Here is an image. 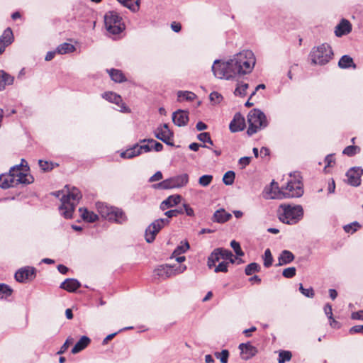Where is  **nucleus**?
<instances>
[{"label": "nucleus", "instance_id": "1", "mask_svg": "<svg viewBox=\"0 0 363 363\" xmlns=\"http://www.w3.org/2000/svg\"><path fill=\"white\" fill-rule=\"evenodd\" d=\"M255 62L254 53L251 50H246L233 55L226 62L216 60L211 69L216 78L229 80L237 76L250 74Z\"/></svg>", "mask_w": 363, "mask_h": 363}, {"label": "nucleus", "instance_id": "2", "mask_svg": "<svg viewBox=\"0 0 363 363\" xmlns=\"http://www.w3.org/2000/svg\"><path fill=\"white\" fill-rule=\"evenodd\" d=\"M65 189L66 190L58 191L53 193V194L56 197L60 198V213L65 218L68 219L72 218L75 207L79 203L82 196L80 191L76 187L69 188L67 185Z\"/></svg>", "mask_w": 363, "mask_h": 363}, {"label": "nucleus", "instance_id": "3", "mask_svg": "<svg viewBox=\"0 0 363 363\" xmlns=\"http://www.w3.org/2000/svg\"><path fill=\"white\" fill-rule=\"evenodd\" d=\"M304 211L302 206L294 204H281L277 210L279 220L287 225H295L303 217Z\"/></svg>", "mask_w": 363, "mask_h": 363}, {"label": "nucleus", "instance_id": "4", "mask_svg": "<svg viewBox=\"0 0 363 363\" xmlns=\"http://www.w3.org/2000/svg\"><path fill=\"white\" fill-rule=\"evenodd\" d=\"M184 210L182 208L167 211L164 213L167 218H160L152 222L145 230V240L148 243L152 242L156 235L164 226L169 225V218L177 217L178 215L183 214Z\"/></svg>", "mask_w": 363, "mask_h": 363}, {"label": "nucleus", "instance_id": "5", "mask_svg": "<svg viewBox=\"0 0 363 363\" xmlns=\"http://www.w3.org/2000/svg\"><path fill=\"white\" fill-rule=\"evenodd\" d=\"M282 199L298 198L303 194V185L298 173L290 174V179L286 186H281Z\"/></svg>", "mask_w": 363, "mask_h": 363}, {"label": "nucleus", "instance_id": "6", "mask_svg": "<svg viewBox=\"0 0 363 363\" xmlns=\"http://www.w3.org/2000/svg\"><path fill=\"white\" fill-rule=\"evenodd\" d=\"M96 207L101 217L106 220L119 224L125 223L127 220L124 212L118 208L108 206L102 202H97L96 203Z\"/></svg>", "mask_w": 363, "mask_h": 363}, {"label": "nucleus", "instance_id": "7", "mask_svg": "<svg viewBox=\"0 0 363 363\" xmlns=\"http://www.w3.org/2000/svg\"><path fill=\"white\" fill-rule=\"evenodd\" d=\"M249 127L247 130L248 135L251 136L259 130L267 126L268 122L265 114L259 109L251 110L247 115Z\"/></svg>", "mask_w": 363, "mask_h": 363}, {"label": "nucleus", "instance_id": "8", "mask_svg": "<svg viewBox=\"0 0 363 363\" xmlns=\"http://www.w3.org/2000/svg\"><path fill=\"white\" fill-rule=\"evenodd\" d=\"M333 55L332 48L327 43L313 48L310 54L312 62L320 65L328 63L332 59Z\"/></svg>", "mask_w": 363, "mask_h": 363}, {"label": "nucleus", "instance_id": "9", "mask_svg": "<svg viewBox=\"0 0 363 363\" xmlns=\"http://www.w3.org/2000/svg\"><path fill=\"white\" fill-rule=\"evenodd\" d=\"M104 23L106 30L113 35L119 34L125 29L122 18L115 11H110L105 14Z\"/></svg>", "mask_w": 363, "mask_h": 363}, {"label": "nucleus", "instance_id": "10", "mask_svg": "<svg viewBox=\"0 0 363 363\" xmlns=\"http://www.w3.org/2000/svg\"><path fill=\"white\" fill-rule=\"evenodd\" d=\"M189 181V174L184 173L166 179L154 186L160 189H179L186 186Z\"/></svg>", "mask_w": 363, "mask_h": 363}, {"label": "nucleus", "instance_id": "11", "mask_svg": "<svg viewBox=\"0 0 363 363\" xmlns=\"http://www.w3.org/2000/svg\"><path fill=\"white\" fill-rule=\"evenodd\" d=\"M186 269V267L185 265H179L175 267L168 264H162L155 269V273L159 277L166 279L181 274Z\"/></svg>", "mask_w": 363, "mask_h": 363}, {"label": "nucleus", "instance_id": "12", "mask_svg": "<svg viewBox=\"0 0 363 363\" xmlns=\"http://www.w3.org/2000/svg\"><path fill=\"white\" fill-rule=\"evenodd\" d=\"M155 136L168 145H173V133L169 128L167 123L159 127L155 131Z\"/></svg>", "mask_w": 363, "mask_h": 363}, {"label": "nucleus", "instance_id": "13", "mask_svg": "<svg viewBox=\"0 0 363 363\" xmlns=\"http://www.w3.org/2000/svg\"><path fill=\"white\" fill-rule=\"evenodd\" d=\"M36 276V269L33 267H24L19 269L15 274V279L18 282H26L33 279Z\"/></svg>", "mask_w": 363, "mask_h": 363}, {"label": "nucleus", "instance_id": "14", "mask_svg": "<svg viewBox=\"0 0 363 363\" xmlns=\"http://www.w3.org/2000/svg\"><path fill=\"white\" fill-rule=\"evenodd\" d=\"M263 197L266 199H281V188H279L277 182L272 181L264 189Z\"/></svg>", "mask_w": 363, "mask_h": 363}, {"label": "nucleus", "instance_id": "15", "mask_svg": "<svg viewBox=\"0 0 363 363\" xmlns=\"http://www.w3.org/2000/svg\"><path fill=\"white\" fill-rule=\"evenodd\" d=\"M363 174V169L359 167L350 168L346 173L347 183L353 186H358L361 184V177Z\"/></svg>", "mask_w": 363, "mask_h": 363}, {"label": "nucleus", "instance_id": "16", "mask_svg": "<svg viewBox=\"0 0 363 363\" xmlns=\"http://www.w3.org/2000/svg\"><path fill=\"white\" fill-rule=\"evenodd\" d=\"M103 98L109 102L116 104L119 108L120 111L123 113H129L130 109L128 108L124 103L122 101V99L120 95L111 91H106L103 94Z\"/></svg>", "mask_w": 363, "mask_h": 363}, {"label": "nucleus", "instance_id": "17", "mask_svg": "<svg viewBox=\"0 0 363 363\" xmlns=\"http://www.w3.org/2000/svg\"><path fill=\"white\" fill-rule=\"evenodd\" d=\"M241 358L244 360H248L256 355L258 350L250 342L241 343L239 345Z\"/></svg>", "mask_w": 363, "mask_h": 363}, {"label": "nucleus", "instance_id": "18", "mask_svg": "<svg viewBox=\"0 0 363 363\" xmlns=\"http://www.w3.org/2000/svg\"><path fill=\"white\" fill-rule=\"evenodd\" d=\"M245 128V118L240 113H237L235 114L233 119L231 121L229 128L231 132L236 133L243 130Z\"/></svg>", "mask_w": 363, "mask_h": 363}, {"label": "nucleus", "instance_id": "19", "mask_svg": "<svg viewBox=\"0 0 363 363\" xmlns=\"http://www.w3.org/2000/svg\"><path fill=\"white\" fill-rule=\"evenodd\" d=\"M15 176H13V173L11 174L10 172L7 174H1L0 176V187L9 189L16 186L18 185L17 181H20V179H17Z\"/></svg>", "mask_w": 363, "mask_h": 363}, {"label": "nucleus", "instance_id": "20", "mask_svg": "<svg viewBox=\"0 0 363 363\" xmlns=\"http://www.w3.org/2000/svg\"><path fill=\"white\" fill-rule=\"evenodd\" d=\"M13 41V35L11 29L7 28L0 37V54H2L6 48Z\"/></svg>", "mask_w": 363, "mask_h": 363}, {"label": "nucleus", "instance_id": "21", "mask_svg": "<svg viewBox=\"0 0 363 363\" xmlns=\"http://www.w3.org/2000/svg\"><path fill=\"white\" fill-rule=\"evenodd\" d=\"M352 31L351 23L345 18H342L339 24L335 27V34L337 37H341L349 34Z\"/></svg>", "mask_w": 363, "mask_h": 363}, {"label": "nucleus", "instance_id": "22", "mask_svg": "<svg viewBox=\"0 0 363 363\" xmlns=\"http://www.w3.org/2000/svg\"><path fill=\"white\" fill-rule=\"evenodd\" d=\"M172 121L179 127L186 125L189 121L188 112L181 109L176 111L172 114Z\"/></svg>", "mask_w": 363, "mask_h": 363}, {"label": "nucleus", "instance_id": "23", "mask_svg": "<svg viewBox=\"0 0 363 363\" xmlns=\"http://www.w3.org/2000/svg\"><path fill=\"white\" fill-rule=\"evenodd\" d=\"M81 286V283L76 279H66L61 283L60 287L68 292L76 291Z\"/></svg>", "mask_w": 363, "mask_h": 363}, {"label": "nucleus", "instance_id": "24", "mask_svg": "<svg viewBox=\"0 0 363 363\" xmlns=\"http://www.w3.org/2000/svg\"><path fill=\"white\" fill-rule=\"evenodd\" d=\"M232 218V215L228 213L224 208H220L215 211L212 220L218 223H224Z\"/></svg>", "mask_w": 363, "mask_h": 363}, {"label": "nucleus", "instance_id": "25", "mask_svg": "<svg viewBox=\"0 0 363 363\" xmlns=\"http://www.w3.org/2000/svg\"><path fill=\"white\" fill-rule=\"evenodd\" d=\"M182 196L180 195H172L164 200L160 204V208L162 211H165L167 208H172L181 201Z\"/></svg>", "mask_w": 363, "mask_h": 363}, {"label": "nucleus", "instance_id": "26", "mask_svg": "<svg viewBox=\"0 0 363 363\" xmlns=\"http://www.w3.org/2000/svg\"><path fill=\"white\" fill-rule=\"evenodd\" d=\"M294 258V255L291 251L284 250L280 253L278 257V263L276 265L283 266L288 264L292 262Z\"/></svg>", "mask_w": 363, "mask_h": 363}, {"label": "nucleus", "instance_id": "27", "mask_svg": "<svg viewBox=\"0 0 363 363\" xmlns=\"http://www.w3.org/2000/svg\"><path fill=\"white\" fill-rule=\"evenodd\" d=\"M91 340L87 336H82L72 349L73 354H77L86 348L90 343Z\"/></svg>", "mask_w": 363, "mask_h": 363}, {"label": "nucleus", "instance_id": "28", "mask_svg": "<svg viewBox=\"0 0 363 363\" xmlns=\"http://www.w3.org/2000/svg\"><path fill=\"white\" fill-rule=\"evenodd\" d=\"M14 78L4 70H0V91L5 88L6 85H11L13 83Z\"/></svg>", "mask_w": 363, "mask_h": 363}, {"label": "nucleus", "instance_id": "29", "mask_svg": "<svg viewBox=\"0 0 363 363\" xmlns=\"http://www.w3.org/2000/svg\"><path fill=\"white\" fill-rule=\"evenodd\" d=\"M338 66L341 69H349L350 67L354 69L356 68V65L354 64L353 59L347 55L342 56L338 62Z\"/></svg>", "mask_w": 363, "mask_h": 363}, {"label": "nucleus", "instance_id": "30", "mask_svg": "<svg viewBox=\"0 0 363 363\" xmlns=\"http://www.w3.org/2000/svg\"><path fill=\"white\" fill-rule=\"evenodd\" d=\"M140 155V152L138 150L135 145L121 152L120 156L123 159H132Z\"/></svg>", "mask_w": 363, "mask_h": 363}, {"label": "nucleus", "instance_id": "31", "mask_svg": "<svg viewBox=\"0 0 363 363\" xmlns=\"http://www.w3.org/2000/svg\"><path fill=\"white\" fill-rule=\"evenodd\" d=\"M219 250H218V248L215 249L208 256L207 265L210 269H211L213 267H215L216 263L222 259Z\"/></svg>", "mask_w": 363, "mask_h": 363}, {"label": "nucleus", "instance_id": "32", "mask_svg": "<svg viewBox=\"0 0 363 363\" xmlns=\"http://www.w3.org/2000/svg\"><path fill=\"white\" fill-rule=\"evenodd\" d=\"M109 75L113 81L115 82L121 83L126 80L125 77L121 70L116 69H111L108 70Z\"/></svg>", "mask_w": 363, "mask_h": 363}, {"label": "nucleus", "instance_id": "33", "mask_svg": "<svg viewBox=\"0 0 363 363\" xmlns=\"http://www.w3.org/2000/svg\"><path fill=\"white\" fill-rule=\"evenodd\" d=\"M178 101H192L196 98V95L189 91H179L177 92Z\"/></svg>", "mask_w": 363, "mask_h": 363}, {"label": "nucleus", "instance_id": "34", "mask_svg": "<svg viewBox=\"0 0 363 363\" xmlns=\"http://www.w3.org/2000/svg\"><path fill=\"white\" fill-rule=\"evenodd\" d=\"M123 6L129 9L130 11L135 12L139 9L140 0H117Z\"/></svg>", "mask_w": 363, "mask_h": 363}, {"label": "nucleus", "instance_id": "35", "mask_svg": "<svg viewBox=\"0 0 363 363\" xmlns=\"http://www.w3.org/2000/svg\"><path fill=\"white\" fill-rule=\"evenodd\" d=\"M79 211H82V217L84 220H86L89 223H93L98 219V216L92 211H89L86 208H84L83 211L82 208H80Z\"/></svg>", "mask_w": 363, "mask_h": 363}, {"label": "nucleus", "instance_id": "36", "mask_svg": "<svg viewBox=\"0 0 363 363\" xmlns=\"http://www.w3.org/2000/svg\"><path fill=\"white\" fill-rule=\"evenodd\" d=\"M74 50H75V47L73 45H72L70 43H64L62 44H60L57 48V53L61 54V55L70 53V52H74Z\"/></svg>", "mask_w": 363, "mask_h": 363}, {"label": "nucleus", "instance_id": "37", "mask_svg": "<svg viewBox=\"0 0 363 363\" xmlns=\"http://www.w3.org/2000/svg\"><path fill=\"white\" fill-rule=\"evenodd\" d=\"M12 289L5 284H0V299L7 298L11 296Z\"/></svg>", "mask_w": 363, "mask_h": 363}, {"label": "nucleus", "instance_id": "38", "mask_svg": "<svg viewBox=\"0 0 363 363\" xmlns=\"http://www.w3.org/2000/svg\"><path fill=\"white\" fill-rule=\"evenodd\" d=\"M189 249V244L187 241L184 243L182 242L181 245L177 246L172 253V257L180 255L182 253L186 252Z\"/></svg>", "mask_w": 363, "mask_h": 363}, {"label": "nucleus", "instance_id": "39", "mask_svg": "<svg viewBox=\"0 0 363 363\" xmlns=\"http://www.w3.org/2000/svg\"><path fill=\"white\" fill-rule=\"evenodd\" d=\"M221 258L225 260H229L230 263H235V259L233 258V255L232 252L229 250L219 247Z\"/></svg>", "mask_w": 363, "mask_h": 363}, {"label": "nucleus", "instance_id": "40", "mask_svg": "<svg viewBox=\"0 0 363 363\" xmlns=\"http://www.w3.org/2000/svg\"><path fill=\"white\" fill-rule=\"evenodd\" d=\"M263 260H264V266L267 268H269L272 265L273 262V257L271 252V250L267 248L265 250L264 255H263Z\"/></svg>", "mask_w": 363, "mask_h": 363}, {"label": "nucleus", "instance_id": "41", "mask_svg": "<svg viewBox=\"0 0 363 363\" xmlns=\"http://www.w3.org/2000/svg\"><path fill=\"white\" fill-rule=\"evenodd\" d=\"M261 269L260 266L256 263L252 262L247 264L245 267V272L246 275H252L255 272H259Z\"/></svg>", "mask_w": 363, "mask_h": 363}, {"label": "nucleus", "instance_id": "42", "mask_svg": "<svg viewBox=\"0 0 363 363\" xmlns=\"http://www.w3.org/2000/svg\"><path fill=\"white\" fill-rule=\"evenodd\" d=\"M292 354L290 351L288 350H281L279 352V363H285L286 362L289 361L291 359Z\"/></svg>", "mask_w": 363, "mask_h": 363}, {"label": "nucleus", "instance_id": "43", "mask_svg": "<svg viewBox=\"0 0 363 363\" xmlns=\"http://www.w3.org/2000/svg\"><path fill=\"white\" fill-rule=\"evenodd\" d=\"M235 174L233 171H228L223 176V182L225 185H232L234 183Z\"/></svg>", "mask_w": 363, "mask_h": 363}, {"label": "nucleus", "instance_id": "44", "mask_svg": "<svg viewBox=\"0 0 363 363\" xmlns=\"http://www.w3.org/2000/svg\"><path fill=\"white\" fill-rule=\"evenodd\" d=\"M247 88L248 84L247 83L238 84V86L234 91V94L235 96H245L246 95V90Z\"/></svg>", "mask_w": 363, "mask_h": 363}, {"label": "nucleus", "instance_id": "45", "mask_svg": "<svg viewBox=\"0 0 363 363\" xmlns=\"http://www.w3.org/2000/svg\"><path fill=\"white\" fill-rule=\"evenodd\" d=\"M217 359H219L221 363H228L229 352L228 350H223L220 352H216L214 354Z\"/></svg>", "mask_w": 363, "mask_h": 363}, {"label": "nucleus", "instance_id": "46", "mask_svg": "<svg viewBox=\"0 0 363 363\" xmlns=\"http://www.w3.org/2000/svg\"><path fill=\"white\" fill-rule=\"evenodd\" d=\"M213 179V177L211 174L203 175L199 179V184L203 187H206L210 185Z\"/></svg>", "mask_w": 363, "mask_h": 363}, {"label": "nucleus", "instance_id": "47", "mask_svg": "<svg viewBox=\"0 0 363 363\" xmlns=\"http://www.w3.org/2000/svg\"><path fill=\"white\" fill-rule=\"evenodd\" d=\"M360 228V225L358 222H353L350 224L345 225L343 228L344 230L347 233H354Z\"/></svg>", "mask_w": 363, "mask_h": 363}, {"label": "nucleus", "instance_id": "48", "mask_svg": "<svg viewBox=\"0 0 363 363\" xmlns=\"http://www.w3.org/2000/svg\"><path fill=\"white\" fill-rule=\"evenodd\" d=\"M15 177L17 179H19L20 181H17L18 185L20 184H30L33 182V179L31 176H28V174H24L23 172L21 174V175H20V176L16 175Z\"/></svg>", "mask_w": 363, "mask_h": 363}, {"label": "nucleus", "instance_id": "49", "mask_svg": "<svg viewBox=\"0 0 363 363\" xmlns=\"http://www.w3.org/2000/svg\"><path fill=\"white\" fill-rule=\"evenodd\" d=\"M298 289H299L300 292L306 297L313 298L315 296V293H314L313 289L312 287H310L308 289H305V288H303L302 284H299Z\"/></svg>", "mask_w": 363, "mask_h": 363}, {"label": "nucleus", "instance_id": "50", "mask_svg": "<svg viewBox=\"0 0 363 363\" xmlns=\"http://www.w3.org/2000/svg\"><path fill=\"white\" fill-rule=\"evenodd\" d=\"M24 162L26 164H27L26 161L24 159H22L21 160V163L20 164H17V165H15V166L12 167L10 169L9 172L11 174L13 173V176L14 175H18V176L21 175V174L23 173V172H22V167L23 166V163Z\"/></svg>", "mask_w": 363, "mask_h": 363}, {"label": "nucleus", "instance_id": "51", "mask_svg": "<svg viewBox=\"0 0 363 363\" xmlns=\"http://www.w3.org/2000/svg\"><path fill=\"white\" fill-rule=\"evenodd\" d=\"M357 151H359V147L355 145H349L344 149L342 153L347 156L352 157L357 154Z\"/></svg>", "mask_w": 363, "mask_h": 363}, {"label": "nucleus", "instance_id": "52", "mask_svg": "<svg viewBox=\"0 0 363 363\" xmlns=\"http://www.w3.org/2000/svg\"><path fill=\"white\" fill-rule=\"evenodd\" d=\"M197 138L204 143H208L211 145H213V143L211 138V135H210V133H207V132H204V133H201L200 134L198 135L197 136Z\"/></svg>", "mask_w": 363, "mask_h": 363}, {"label": "nucleus", "instance_id": "53", "mask_svg": "<svg viewBox=\"0 0 363 363\" xmlns=\"http://www.w3.org/2000/svg\"><path fill=\"white\" fill-rule=\"evenodd\" d=\"M296 273V269L294 267L286 268L282 272V275L285 278L291 279L293 278Z\"/></svg>", "mask_w": 363, "mask_h": 363}, {"label": "nucleus", "instance_id": "54", "mask_svg": "<svg viewBox=\"0 0 363 363\" xmlns=\"http://www.w3.org/2000/svg\"><path fill=\"white\" fill-rule=\"evenodd\" d=\"M147 141L149 143H152L153 146L152 147L156 152L162 151L163 149V145L159 142H157L156 140L153 139H148V140H140V143H144Z\"/></svg>", "mask_w": 363, "mask_h": 363}, {"label": "nucleus", "instance_id": "55", "mask_svg": "<svg viewBox=\"0 0 363 363\" xmlns=\"http://www.w3.org/2000/svg\"><path fill=\"white\" fill-rule=\"evenodd\" d=\"M230 246L233 249V250L235 251V254L238 256H243L244 255V252L242 250V249L240 247V245L238 242H237L235 240H232L230 242Z\"/></svg>", "mask_w": 363, "mask_h": 363}, {"label": "nucleus", "instance_id": "56", "mask_svg": "<svg viewBox=\"0 0 363 363\" xmlns=\"http://www.w3.org/2000/svg\"><path fill=\"white\" fill-rule=\"evenodd\" d=\"M228 267V262H222L218 265L215 266L214 272H227Z\"/></svg>", "mask_w": 363, "mask_h": 363}, {"label": "nucleus", "instance_id": "57", "mask_svg": "<svg viewBox=\"0 0 363 363\" xmlns=\"http://www.w3.org/2000/svg\"><path fill=\"white\" fill-rule=\"evenodd\" d=\"M39 165L44 172L50 171L53 168L52 164L51 163H49L48 162L42 160H39Z\"/></svg>", "mask_w": 363, "mask_h": 363}, {"label": "nucleus", "instance_id": "58", "mask_svg": "<svg viewBox=\"0 0 363 363\" xmlns=\"http://www.w3.org/2000/svg\"><path fill=\"white\" fill-rule=\"evenodd\" d=\"M74 342L73 338L72 337H67L65 342L62 345L61 347L60 351L57 352L58 354H62L64 353L69 347V345L72 344Z\"/></svg>", "mask_w": 363, "mask_h": 363}, {"label": "nucleus", "instance_id": "59", "mask_svg": "<svg viewBox=\"0 0 363 363\" xmlns=\"http://www.w3.org/2000/svg\"><path fill=\"white\" fill-rule=\"evenodd\" d=\"M183 210L188 216L193 217L195 215L194 209L187 203L183 204Z\"/></svg>", "mask_w": 363, "mask_h": 363}, {"label": "nucleus", "instance_id": "60", "mask_svg": "<svg viewBox=\"0 0 363 363\" xmlns=\"http://www.w3.org/2000/svg\"><path fill=\"white\" fill-rule=\"evenodd\" d=\"M209 98L211 101L218 103L222 99V96L218 92L213 91L210 94Z\"/></svg>", "mask_w": 363, "mask_h": 363}, {"label": "nucleus", "instance_id": "61", "mask_svg": "<svg viewBox=\"0 0 363 363\" xmlns=\"http://www.w3.org/2000/svg\"><path fill=\"white\" fill-rule=\"evenodd\" d=\"M324 312L328 319H333V310L332 306L330 303H326L324 306Z\"/></svg>", "mask_w": 363, "mask_h": 363}, {"label": "nucleus", "instance_id": "62", "mask_svg": "<svg viewBox=\"0 0 363 363\" xmlns=\"http://www.w3.org/2000/svg\"><path fill=\"white\" fill-rule=\"evenodd\" d=\"M350 334L362 333L363 334V325H354L349 330Z\"/></svg>", "mask_w": 363, "mask_h": 363}, {"label": "nucleus", "instance_id": "63", "mask_svg": "<svg viewBox=\"0 0 363 363\" xmlns=\"http://www.w3.org/2000/svg\"><path fill=\"white\" fill-rule=\"evenodd\" d=\"M250 157H243L239 160V164L241 166L242 169H244L245 168L246 166H247L250 164Z\"/></svg>", "mask_w": 363, "mask_h": 363}, {"label": "nucleus", "instance_id": "64", "mask_svg": "<svg viewBox=\"0 0 363 363\" xmlns=\"http://www.w3.org/2000/svg\"><path fill=\"white\" fill-rule=\"evenodd\" d=\"M351 318L353 320H363V311H359L353 312L351 315Z\"/></svg>", "mask_w": 363, "mask_h": 363}]
</instances>
